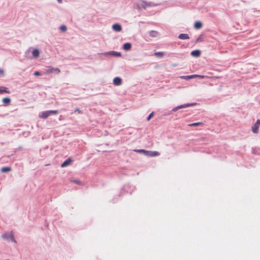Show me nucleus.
Returning <instances> with one entry per match:
<instances>
[{
	"label": "nucleus",
	"instance_id": "25",
	"mask_svg": "<svg viewBox=\"0 0 260 260\" xmlns=\"http://www.w3.org/2000/svg\"><path fill=\"white\" fill-rule=\"evenodd\" d=\"M71 182H74V183L79 184V185H80L82 184V182L78 179L72 180H71Z\"/></svg>",
	"mask_w": 260,
	"mask_h": 260
},
{
	"label": "nucleus",
	"instance_id": "11",
	"mask_svg": "<svg viewBox=\"0 0 260 260\" xmlns=\"http://www.w3.org/2000/svg\"><path fill=\"white\" fill-rule=\"evenodd\" d=\"M132 48V44L130 43H125L123 44L122 48L125 51H128L131 50Z\"/></svg>",
	"mask_w": 260,
	"mask_h": 260
},
{
	"label": "nucleus",
	"instance_id": "24",
	"mask_svg": "<svg viewBox=\"0 0 260 260\" xmlns=\"http://www.w3.org/2000/svg\"><path fill=\"white\" fill-rule=\"evenodd\" d=\"M202 124H203L202 122H194V123H191V124H189V126H199V125H202Z\"/></svg>",
	"mask_w": 260,
	"mask_h": 260
},
{
	"label": "nucleus",
	"instance_id": "5",
	"mask_svg": "<svg viewBox=\"0 0 260 260\" xmlns=\"http://www.w3.org/2000/svg\"><path fill=\"white\" fill-rule=\"evenodd\" d=\"M260 126V119H257L255 123L252 126L251 131L254 134H257Z\"/></svg>",
	"mask_w": 260,
	"mask_h": 260
},
{
	"label": "nucleus",
	"instance_id": "20",
	"mask_svg": "<svg viewBox=\"0 0 260 260\" xmlns=\"http://www.w3.org/2000/svg\"><path fill=\"white\" fill-rule=\"evenodd\" d=\"M198 76V75H192L182 76V77H181V78L184 79L189 80V79L193 78L194 77H197L196 76Z\"/></svg>",
	"mask_w": 260,
	"mask_h": 260
},
{
	"label": "nucleus",
	"instance_id": "6",
	"mask_svg": "<svg viewBox=\"0 0 260 260\" xmlns=\"http://www.w3.org/2000/svg\"><path fill=\"white\" fill-rule=\"evenodd\" d=\"M103 55L105 56L111 55L116 57H120L121 56V54L120 52L114 51H110L105 52L103 53Z\"/></svg>",
	"mask_w": 260,
	"mask_h": 260
},
{
	"label": "nucleus",
	"instance_id": "14",
	"mask_svg": "<svg viewBox=\"0 0 260 260\" xmlns=\"http://www.w3.org/2000/svg\"><path fill=\"white\" fill-rule=\"evenodd\" d=\"M159 155V153L158 151H148L147 156H156Z\"/></svg>",
	"mask_w": 260,
	"mask_h": 260
},
{
	"label": "nucleus",
	"instance_id": "10",
	"mask_svg": "<svg viewBox=\"0 0 260 260\" xmlns=\"http://www.w3.org/2000/svg\"><path fill=\"white\" fill-rule=\"evenodd\" d=\"M72 161V159L71 158H68L61 165V167L64 168L69 166Z\"/></svg>",
	"mask_w": 260,
	"mask_h": 260
},
{
	"label": "nucleus",
	"instance_id": "29",
	"mask_svg": "<svg viewBox=\"0 0 260 260\" xmlns=\"http://www.w3.org/2000/svg\"><path fill=\"white\" fill-rule=\"evenodd\" d=\"M153 116V112H151V113L148 115V116L147 117V120L148 121L150 120Z\"/></svg>",
	"mask_w": 260,
	"mask_h": 260
},
{
	"label": "nucleus",
	"instance_id": "18",
	"mask_svg": "<svg viewBox=\"0 0 260 260\" xmlns=\"http://www.w3.org/2000/svg\"><path fill=\"white\" fill-rule=\"evenodd\" d=\"M149 35L151 37H156L158 34V32L155 30H151L148 32Z\"/></svg>",
	"mask_w": 260,
	"mask_h": 260
},
{
	"label": "nucleus",
	"instance_id": "36",
	"mask_svg": "<svg viewBox=\"0 0 260 260\" xmlns=\"http://www.w3.org/2000/svg\"><path fill=\"white\" fill-rule=\"evenodd\" d=\"M57 1H58V2H61V0H57Z\"/></svg>",
	"mask_w": 260,
	"mask_h": 260
},
{
	"label": "nucleus",
	"instance_id": "3",
	"mask_svg": "<svg viewBox=\"0 0 260 260\" xmlns=\"http://www.w3.org/2000/svg\"><path fill=\"white\" fill-rule=\"evenodd\" d=\"M196 105H197L196 103L184 104L181 105H179L178 106H177V107L174 108L172 110V111L175 112V111H176L177 110H178L179 109H182V108H187L188 107L194 106H195Z\"/></svg>",
	"mask_w": 260,
	"mask_h": 260
},
{
	"label": "nucleus",
	"instance_id": "15",
	"mask_svg": "<svg viewBox=\"0 0 260 260\" xmlns=\"http://www.w3.org/2000/svg\"><path fill=\"white\" fill-rule=\"evenodd\" d=\"M178 38L181 40H186L188 39L189 38V37L188 34H180L178 36Z\"/></svg>",
	"mask_w": 260,
	"mask_h": 260
},
{
	"label": "nucleus",
	"instance_id": "33",
	"mask_svg": "<svg viewBox=\"0 0 260 260\" xmlns=\"http://www.w3.org/2000/svg\"><path fill=\"white\" fill-rule=\"evenodd\" d=\"M212 82H213L215 79L218 78V77L212 76Z\"/></svg>",
	"mask_w": 260,
	"mask_h": 260
},
{
	"label": "nucleus",
	"instance_id": "16",
	"mask_svg": "<svg viewBox=\"0 0 260 260\" xmlns=\"http://www.w3.org/2000/svg\"><path fill=\"white\" fill-rule=\"evenodd\" d=\"M10 93V91L8 90V88L4 86H0V93Z\"/></svg>",
	"mask_w": 260,
	"mask_h": 260
},
{
	"label": "nucleus",
	"instance_id": "35",
	"mask_svg": "<svg viewBox=\"0 0 260 260\" xmlns=\"http://www.w3.org/2000/svg\"><path fill=\"white\" fill-rule=\"evenodd\" d=\"M27 51H26V52L25 53V56L26 57H27V55H26V54H27Z\"/></svg>",
	"mask_w": 260,
	"mask_h": 260
},
{
	"label": "nucleus",
	"instance_id": "1",
	"mask_svg": "<svg viewBox=\"0 0 260 260\" xmlns=\"http://www.w3.org/2000/svg\"><path fill=\"white\" fill-rule=\"evenodd\" d=\"M57 114H58V111L57 110H48L42 112L39 117L41 118L46 119L51 115H56Z\"/></svg>",
	"mask_w": 260,
	"mask_h": 260
},
{
	"label": "nucleus",
	"instance_id": "27",
	"mask_svg": "<svg viewBox=\"0 0 260 260\" xmlns=\"http://www.w3.org/2000/svg\"><path fill=\"white\" fill-rule=\"evenodd\" d=\"M60 29L61 30V31H65L67 30V27L66 25H62L60 26Z\"/></svg>",
	"mask_w": 260,
	"mask_h": 260
},
{
	"label": "nucleus",
	"instance_id": "4",
	"mask_svg": "<svg viewBox=\"0 0 260 260\" xmlns=\"http://www.w3.org/2000/svg\"><path fill=\"white\" fill-rule=\"evenodd\" d=\"M2 238L6 240L11 241V242H16V241L14 239L13 235L11 232L4 233L2 235Z\"/></svg>",
	"mask_w": 260,
	"mask_h": 260
},
{
	"label": "nucleus",
	"instance_id": "23",
	"mask_svg": "<svg viewBox=\"0 0 260 260\" xmlns=\"http://www.w3.org/2000/svg\"><path fill=\"white\" fill-rule=\"evenodd\" d=\"M135 151L136 152L141 153H143V154H145V155H147V153L148 152V151L145 150L144 149H138V150H135Z\"/></svg>",
	"mask_w": 260,
	"mask_h": 260
},
{
	"label": "nucleus",
	"instance_id": "31",
	"mask_svg": "<svg viewBox=\"0 0 260 260\" xmlns=\"http://www.w3.org/2000/svg\"><path fill=\"white\" fill-rule=\"evenodd\" d=\"M197 77H199L201 79H202V78H208V76H204V75H198L197 76H196Z\"/></svg>",
	"mask_w": 260,
	"mask_h": 260
},
{
	"label": "nucleus",
	"instance_id": "26",
	"mask_svg": "<svg viewBox=\"0 0 260 260\" xmlns=\"http://www.w3.org/2000/svg\"><path fill=\"white\" fill-rule=\"evenodd\" d=\"M53 71L55 72L57 74L59 73L60 72V70L58 68H52L50 71V72L52 73Z\"/></svg>",
	"mask_w": 260,
	"mask_h": 260
},
{
	"label": "nucleus",
	"instance_id": "8",
	"mask_svg": "<svg viewBox=\"0 0 260 260\" xmlns=\"http://www.w3.org/2000/svg\"><path fill=\"white\" fill-rule=\"evenodd\" d=\"M122 83V79L119 77H117L114 78L113 79V84L115 85L118 86L121 85Z\"/></svg>",
	"mask_w": 260,
	"mask_h": 260
},
{
	"label": "nucleus",
	"instance_id": "30",
	"mask_svg": "<svg viewBox=\"0 0 260 260\" xmlns=\"http://www.w3.org/2000/svg\"><path fill=\"white\" fill-rule=\"evenodd\" d=\"M34 75L36 76H40L41 75V73L39 71H36L34 72Z\"/></svg>",
	"mask_w": 260,
	"mask_h": 260
},
{
	"label": "nucleus",
	"instance_id": "17",
	"mask_svg": "<svg viewBox=\"0 0 260 260\" xmlns=\"http://www.w3.org/2000/svg\"><path fill=\"white\" fill-rule=\"evenodd\" d=\"M252 152L256 155H260V148L258 147L252 148Z\"/></svg>",
	"mask_w": 260,
	"mask_h": 260
},
{
	"label": "nucleus",
	"instance_id": "32",
	"mask_svg": "<svg viewBox=\"0 0 260 260\" xmlns=\"http://www.w3.org/2000/svg\"><path fill=\"white\" fill-rule=\"evenodd\" d=\"M75 112H78V113H82L81 111L78 108L75 109Z\"/></svg>",
	"mask_w": 260,
	"mask_h": 260
},
{
	"label": "nucleus",
	"instance_id": "7",
	"mask_svg": "<svg viewBox=\"0 0 260 260\" xmlns=\"http://www.w3.org/2000/svg\"><path fill=\"white\" fill-rule=\"evenodd\" d=\"M112 29L116 32H120L122 30V27L120 24L115 23L112 25Z\"/></svg>",
	"mask_w": 260,
	"mask_h": 260
},
{
	"label": "nucleus",
	"instance_id": "2",
	"mask_svg": "<svg viewBox=\"0 0 260 260\" xmlns=\"http://www.w3.org/2000/svg\"><path fill=\"white\" fill-rule=\"evenodd\" d=\"M141 5V7L143 9H146L147 7H155V6L159 5V4H155V3H154L153 2H147L144 0H142Z\"/></svg>",
	"mask_w": 260,
	"mask_h": 260
},
{
	"label": "nucleus",
	"instance_id": "28",
	"mask_svg": "<svg viewBox=\"0 0 260 260\" xmlns=\"http://www.w3.org/2000/svg\"><path fill=\"white\" fill-rule=\"evenodd\" d=\"M202 35H200L196 40V43L200 42L202 41Z\"/></svg>",
	"mask_w": 260,
	"mask_h": 260
},
{
	"label": "nucleus",
	"instance_id": "34",
	"mask_svg": "<svg viewBox=\"0 0 260 260\" xmlns=\"http://www.w3.org/2000/svg\"><path fill=\"white\" fill-rule=\"evenodd\" d=\"M4 73V71L3 70L0 69V74H3Z\"/></svg>",
	"mask_w": 260,
	"mask_h": 260
},
{
	"label": "nucleus",
	"instance_id": "22",
	"mask_svg": "<svg viewBox=\"0 0 260 260\" xmlns=\"http://www.w3.org/2000/svg\"><path fill=\"white\" fill-rule=\"evenodd\" d=\"M165 55L164 52H156L154 53V55L158 57H162Z\"/></svg>",
	"mask_w": 260,
	"mask_h": 260
},
{
	"label": "nucleus",
	"instance_id": "21",
	"mask_svg": "<svg viewBox=\"0 0 260 260\" xmlns=\"http://www.w3.org/2000/svg\"><path fill=\"white\" fill-rule=\"evenodd\" d=\"M11 170V168L9 167H3L1 169V172L2 173H7Z\"/></svg>",
	"mask_w": 260,
	"mask_h": 260
},
{
	"label": "nucleus",
	"instance_id": "13",
	"mask_svg": "<svg viewBox=\"0 0 260 260\" xmlns=\"http://www.w3.org/2000/svg\"><path fill=\"white\" fill-rule=\"evenodd\" d=\"M34 58H37L39 56L40 51L38 49H34L32 52Z\"/></svg>",
	"mask_w": 260,
	"mask_h": 260
},
{
	"label": "nucleus",
	"instance_id": "12",
	"mask_svg": "<svg viewBox=\"0 0 260 260\" xmlns=\"http://www.w3.org/2000/svg\"><path fill=\"white\" fill-rule=\"evenodd\" d=\"M202 23L200 21H198L194 23V28L196 29H199L202 28Z\"/></svg>",
	"mask_w": 260,
	"mask_h": 260
},
{
	"label": "nucleus",
	"instance_id": "9",
	"mask_svg": "<svg viewBox=\"0 0 260 260\" xmlns=\"http://www.w3.org/2000/svg\"><path fill=\"white\" fill-rule=\"evenodd\" d=\"M190 54L193 57H199L201 55V51L199 50H195L192 51Z\"/></svg>",
	"mask_w": 260,
	"mask_h": 260
},
{
	"label": "nucleus",
	"instance_id": "19",
	"mask_svg": "<svg viewBox=\"0 0 260 260\" xmlns=\"http://www.w3.org/2000/svg\"><path fill=\"white\" fill-rule=\"evenodd\" d=\"M2 101L5 105H9L11 103V99L9 98H5L3 99Z\"/></svg>",
	"mask_w": 260,
	"mask_h": 260
}]
</instances>
